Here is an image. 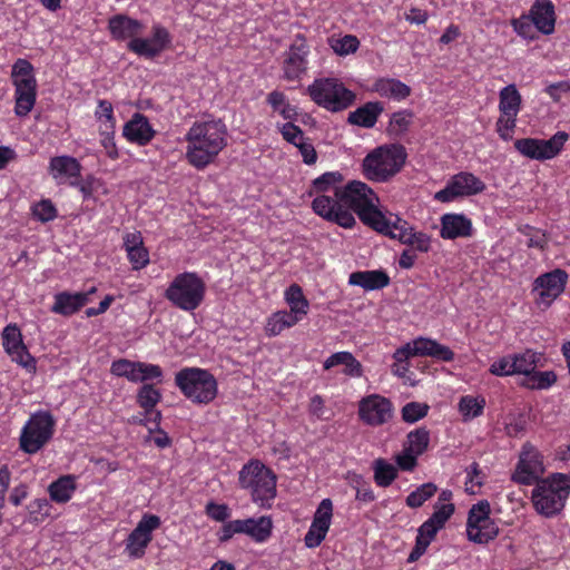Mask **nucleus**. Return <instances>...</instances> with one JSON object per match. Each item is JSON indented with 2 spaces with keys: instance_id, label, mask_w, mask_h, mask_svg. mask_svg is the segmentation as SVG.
<instances>
[{
  "instance_id": "nucleus-1",
  "label": "nucleus",
  "mask_w": 570,
  "mask_h": 570,
  "mask_svg": "<svg viewBox=\"0 0 570 570\" xmlns=\"http://www.w3.org/2000/svg\"><path fill=\"white\" fill-rule=\"evenodd\" d=\"M185 140L187 161L196 169H205L227 146L228 130L220 119H203L190 126Z\"/></svg>"
},
{
  "instance_id": "nucleus-2",
  "label": "nucleus",
  "mask_w": 570,
  "mask_h": 570,
  "mask_svg": "<svg viewBox=\"0 0 570 570\" xmlns=\"http://www.w3.org/2000/svg\"><path fill=\"white\" fill-rule=\"evenodd\" d=\"M343 176L338 171H327L315 178L309 195L313 196L312 208L316 215L343 228H352L354 214L338 202L343 186Z\"/></svg>"
},
{
  "instance_id": "nucleus-3",
  "label": "nucleus",
  "mask_w": 570,
  "mask_h": 570,
  "mask_svg": "<svg viewBox=\"0 0 570 570\" xmlns=\"http://www.w3.org/2000/svg\"><path fill=\"white\" fill-rule=\"evenodd\" d=\"M570 494V476L554 473L537 482L531 493L535 512L544 518L561 514Z\"/></svg>"
},
{
  "instance_id": "nucleus-4",
  "label": "nucleus",
  "mask_w": 570,
  "mask_h": 570,
  "mask_svg": "<svg viewBox=\"0 0 570 570\" xmlns=\"http://www.w3.org/2000/svg\"><path fill=\"white\" fill-rule=\"evenodd\" d=\"M239 487L249 492L254 503L269 509L276 498V475L264 463L250 460L238 473Z\"/></svg>"
},
{
  "instance_id": "nucleus-5",
  "label": "nucleus",
  "mask_w": 570,
  "mask_h": 570,
  "mask_svg": "<svg viewBox=\"0 0 570 570\" xmlns=\"http://www.w3.org/2000/svg\"><path fill=\"white\" fill-rule=\"evenodd\" d=\"M206 291V282L199 274L183 272L168 284L164 296L174 307L191 313L204 303Z\"/></svg>"
},
{
  "instance_id": "nucleus-6",
  "label": "nucleus",
  "mask_w": 570,
  "mask_h": 570,
  "mask_svg": "<svg viewBox=\"0 0 570 570\" xmlns=\"http://www.w3.org/2000/svg\"><path fill=\"white\" fill-rule=\"evenodd\" d=\"M405 159L406 153L403 146H380L363 159V175L371 181L385 183L401 170Z\"/></svg>"
},
{
  "instance_id": "nucleus-7",
  "label": "nucleus",
  "mask_w": 570,
  "mask_h": 570,
  "mask_svg": "<svg viewBox=\"0 0 570 570\" xmlns=\"http://www.w3.org/2000/svg\"><path fill=\"white\" fill-rule=\"evenodd\" d=\"M338 202L350 210L357 214L363 224L371 227L383 213L380 208V198L365 183L352 180L343 186Z\"/></svg>"
},
{
  "instance_id": "nucleus-8",
  "label": "nucleus",
  "mask_w": 570,
  "mask_h": 570,
  "mask_svg": "<svg viewBox=\"0 0 570 570\" xmlns=\"http://www.w3.org/2000/svg\"><path fill=\"white\" fill-rule=\"evenodd\" d=\"M175 383L183 394L194 403L208 404L218 393L215 376L207 370L186 367L176 373Z\"/></svg>"
},
{
  "instance_id": "nucleus-9",
  "label": "nucleus",
  "mask_w": 570,
  "mask_h": 570,
  "mask_svg": "<svg viewBox=\"0 0 570 570\" xmlns=\"http://www.w3.org/2000/svg\"><path fill=\"white\" fill-rule=\"evenodd\" d=\"M307 92L316 105L331 112L347 109L356 98L355 94L336 78L315 79L307 87Z\"/></svg>"
},
{
  "instance_id": "nucleus-10",
  "label": "nucleus",
  "mask_w": 570,
  "mask_h": 570,
  "mask_svg": "<svg viewBox=\"0 0 570 570\" xmlns=\"http://www.w3.org/2000/svg\"><path fill=\"white\" fill-rule=\"evenodd\" d=\"M55 425L53 416L47 411L31 414L20 433V449L28 454L40 451L51 440Z\"/></svg>"
},
{
  "instance_id": "nucleus-11",
  "label": "nucleus",
  "mask_w": 570,
  "mask_h": 570,
  "mask_svg": "<svg viewBox=\"0 0 570 570\" xmlns=\"http://www.w3.org/2000/svg\"><path fill=\"white\" fill-rule=\"evenodd\" d=\"M454 511V504L433 505V513L417 529L415 546L409 556V562H415L425 553L436 533L445 527Z\"/></svg>"
},
{
  "instance_id": "nucleus-12",
  "label": "nucleus",
  "mask_w": 570,
  "mask_h": 570,
  "mask_svg": "<svg viewBox=\"0 0 570 570\" xmlns=\"http://www.w3.org/2000/svg\"><path fill=\"white\" fill-rule=\"evenodd\" d=\"M491 507L487 500L473 504L468 513L466 535L475 543H487L499 533L497 522L490 517Z\"/></svg>"
},
{
  "instance_id": "nucleus-13",
  "label": "nucleus",
  "mask_w": 570,
  "mask_h": 570,
  "mask_svg": "<svg viewBox=\"0 0 570 570\" xmlns=\"http://www.w3.org/2000/svg\"><path fill=\"white\" fill-rule=\"evenodd\" d=\"M569 135L557 131L550 139L521 138L514 141V148L524 157L535 160L552 159L560 154Z\"/></svg>"
},
{
  "instance_id": "nucleus-14",
  "label": "nucleus",
  "mask_w": 570,
  "mask_h": 570,
  "mask_svg": "<svg viewBox=\"0 0 570 570\" xmlns=\"http://www.w3.org/2000/svg\"><path fill=\"white\" fill-rule=\"evenodd\" d=\"M485 187V184L474 174L461 171L451 176L445 187L434 194L433 199L440 203H450L456 198L481 194Z\"/></svg>"
},
{
  "instance_id": "nucleus-15",
  "label": "nucleus",
  "mask_w": 570,
  "mask_h": 570,
  "mask_svg": "<svg viewBox=\"0 0 570 570\" xmlns=\"http://www.w3.org/2000/svg\"><path fill=\"white\" fill-rule=\"evenodd\" d=\"M393 413L392 402L380 394H370L358 401V419L365 425L382 426L391 421Z\"/></svg>"
},
{
  "instance_id": "nucleus-16",
  "label": "nucleus",
  "mask_w": 570,
  "mask_h": 570,
  "mask_svg": "<svg viewBox=\"0 0 570 570\" xmlns=\"http://www.w3.org/2000/svg\"><path fill=\"white\" fill-rule=\"evenodd\" d=\"M544 470L540 452L531 444H524L512 474V481L522 485L537 484L542 479Z\"/></svg>"
},
{
  "instance_id": "nucleus-17",
  "label": "nucleus",
  "mask_w": 570,
  "mask_h": 570,
  "mask_svg": "<svg viewBox=\"0 0 570 570\" xmlns=\"http://www.w3.org/2000/svg\"><path fill=\"white\" fill-rule=\"evenodd\" d=\"M160 525L161 520L158 515L144 514L126 540L125 550L128 556L135 559L141 558L153 540V532Z\"/></svg>"
},
{
  "instance_id": "nucleus-18",
  "label": "nucleus",
  "mask_w": 570,
  "mask_h": 570,
  "mask_svg": "<svg viewBox=\"0 0 570 570\" xmlns=\"http://www.w3.org/2000/svg\"><path fill=\"white\" fill-rule=\"evenodd\" d=\"M568 274L560 269H553L540 275L533 283L532 292L535 294V303L541 307H549L551 303L564 291Z\"/></svg>"
},
{
  "instance_id": "nucleus-19",
  "label": "nucleus",
  "mask_w": 570,
  "mask_h": 570,
  "mask_svg": "<svg viewBox=\"0 0 570 570\" xmlns=\"http://www.w3.org/2000/svg\"><path fill=\"white\" fill-rule=\"evenodd\" d=\"M399 360L413 356H430L439 361L451 362L454 353L445 345L435 340L420 336L396 350Z\"/></svg>"
},
{
  "instance_id": "nucleus-20",
  "label": "nucleus",
  "mask_w": 570,
  "mask_h": 570,
  "mask_svg": "<svg viewBox=\"0 0 570 570\" xmlns=\"http://www.w3.org/2000/svg\"><path fill=\"white\" fill-rule=\"evenodd\" d=\"M333 511L334 507L331 499L326 498L320 502L304 537L306 548L315 549L325 540L332 524Z\"/></svg>"
},
{
  "instance_id": "nucleus-21",
  "label": "nucleus",
  "mask_w": 570,
  "mask_h": 570,
  "mask_svg": "<svg viewBox=\"0 0 570 570\" xmlns=\"http://www.w3.org/2000/svg\"><path fill=\"white\" fill-rule=\"evenodd\" d=\"M1 337L3 350L13 362L30 372L36 370V360L28 352L22 340L21 331L17 324H8L2 331Z\"/></svg>"
},
{
  "instance_id": "nucleus-22",
  "label": "nucleus",
  "mask_w": 570,
  "mask_h": 570,
  "mask_svg": "<svg viewBox=\"0 0 570 570\" xmlns=\"http://www.w3.org/2000/svg\"><path fill=\"white\" fill-rule=\"evenodd\" d=\"M171 38L168 30L159 24L153 27L150 37L134 38L128 42V49L147 59L155 58L161 53L170 43Z\"/></svg>"
},
{
  "instance_id": "nucleus-23",
  "label": "nucleus",
  "mask_w": 570,
  "mask_h": 570,
  "mask_svg": "<svg viewBox=\"0 0 570 570\" xmlns=\"http://www.w3.org/2000/svg\"><path fill=\"white\" fill-rule=\"evenodd\" d=\"M309 47L303 36H296L283 62V73L286 80H297L307 69Z\"/></svg>"
},
{
  "instance_id": "nucleus-24",
  "label": "nucleus",
  "mask_w": 570,
  "mask_h": 570,
  "mask_svg": "<svg viewBox=\"0 0 570 570\" xmlns=\"http://www.w3.org/2000/svg\"><path fill=\"white\" fill-rule=\"evenodd\" d=\"M371 228L390 237L391 239H396L404 245L414 230L413 226L409 222L390 212H383L381 217L374 222Z\"/></svg>"
},
{
  "instance_id": "nucleus-25",
  "label": "nucleus",
  "mask_w": 570,
  "mask_h": 570,
  "mask_svg": "<svg viewBox=\"0 0 570 570\" xmlns=\"http://www.w3.org/2000/svg\"><path fill=\"white\" fill-rule=\"evenodd\" d=\"M440 236L443 239L454 240L458 238H470L474 235V227L471 218L462 213H446L440 218Z\"/></svg>"
},
{
  "instance_id": "nucleus-26",
  "label": "nucleus",
  "mask_w": 570,
  "mask_h": 570,
  "mask_svg": "<svg viewBox=\"0 0 570 570\" xmlns=\"http://www.w3.org/2000/svg\"><path fill=\"white\" fill-rule=\"evenodd\" d=\"M49 173L57 184L78 185L80 163L71 156H56L49 161Z\"/></svg>"
},
{
  "instance_id": "nucleus-27",
  "label": "nucleus",
  "mask_w": 570,
  "mask_h": 570,
  "mask_svg": "<svg viewBox=\"0 0 570 570\" xmlns=\"http://www.w3.org/2000/svg\"><path fill=\"white\" fill-rule=\"evenodd\" d=\"M122 136L131 144L146 146L156 136V130L146 116L140 112H135L125 124Z\"/></svg>"
},
{
  "instance_id": "nucleus-28",
  "label": "nucleus",
  "mask_w": 570,
  "mask_h": 570,
  "mask_svg": "<svg viewBox=\"0 0 570 570\" xmlns=\"http://www.w3.org/2000/svg\"><path fill=\"white\" fill-rule=\"evenodd\" d=\"M122 246L134 271H140L149 264V252L144 245L140 232L126 233L122 237Z\"/></svg>"
},
{
  "instance_id": "nucleus-29",
  "label": "nucleus",
  "mask_w": 570,
  "mask_h": 570,
  "mask_svg": "<svg viewBox=\"0 0 570 570\" xmlns=\"http://www.w3.org/2000/svg\"><path fill=\"white\" fill-rule=\"evenodd\" d=\"M528 14L540 33L549 36L554 32L556 10L552 1L535 0Z\"/></svg>"
},
{
  "instance_id": "nucleus-30",
  "label": "nucleus",
  "mask_w": 570,
  "mask_h": 570,
  "mask_svg": "<svg viewBox=\"0 0 570 570\" xmlns=\"http://www.w3.org/2000/svg\"><path fill=\"white\" fill-rule=\"evenodd\" d=\"M109 31L116 40H132L142 32V23L125 14H117L109 19Z\"/></svg>"
},
{
  "instance_id": "nucleus-31",
  "label": "nucleus",
  "mask_w": 570,
  "mask_h": 570,
  "mask_svg": "<svg viewBox=\"0 0 570 570\" xmlns=\"http://www.w3.org/2000/svg\"><path fill=\"white\" fill-rule=\"evenodd\" d=\"M390 278L383 271H360L350 275L348 284L360 286L365 291L381 289L387 286Z\"/></svg>"
},
{
  "instance_id": "nucleus-32",
  "label": "nucleus",
  "mask_w": 570,
  "mask_h": 570,
  "mask_svg": "<svg viewBox=\"0 0 570 570\" xmlns=\"http://www.w3.org/2000/svg\"><path fill=\"white\" fill-rule=\"evenodd\" d=\"M86 304V295H82L81 293L60 292L55 295L51 312L62 316H70L77 313Z\"/></svg>"
},
{
  "instance_id": "nucleus-33",
  "label": "nucleus",
  "mask_w": 570,
  "mask_h": 570,
  "mask_svg": "<svg viewBox=\"0 0 570 570\" xmlns=\"http://www.w3.org/2000/svg\"><path fill=\"white\" fill-rule=\"evenodd\" d=\"M384 107L380 101H370L350 112L348 122L363 128H372L375 126L379 116L383 112Z\"/></svg>"
},
{
  "instance_id": "nucleus-34",
  "label": "nucleus",
  "mask_w": 570,
  "mask_h": 570,
  "mask_svg": "<svg viewBox=\"0 0 570 570\" xmlns=\"http://www.w3.org/2000/svg\"><path fill=\"white\" fill-rule=\"evenodd\" d=\"M373 90L383 98L396 101L404 100L411 94V88L401 80L393 78H381L373 85Z\"/></svg>"
},
{
  "instance_id": "nucleus-35",
  "label": "nucleus",
  "mask_w": 570,
  "mask_h": 570,
  "mask_svg": "<svg viewBox=\"0 0 570 570\" xmlns=\"http://www.w3.org/2000/svg\"><path fill=\"white\" fill-rule=\"evenodd\" d=\"M242 533L249 535L256 542H265L272 535L273 522L269 517L240 520Z\"/></svg>"
},
{
  "instance_id": "nucleus-36",
  "label": "nucleus",
  "mask_w": 570,
  "mask_h": 570,
  "mask_svg": "<svg viewBox=\"0 0 570 570\" xmlns=\"http://www.w3.org/2000/svg\"><path fill=\"white\" fill-rule=\"evenodd\" d=\"M14 87V114L26 117L35 107L37 100V83L18 85Z\"/></svg>"
},
{
  "instance_id": "nucleus-37",
  "label": "nucleus",
  "mask_w": 570,
  "mask_h": 570,
  "mask_svg": "<svg viewBox=\"0 0 570 570\" xmlns=\"http://www.w3.org/2000/svg\"><path fill=\"white\" fill-rule=\"evenodd\" d=\"M338 365L344 367L343 373L347 376L361 377L363 374L362 364L350 352H336L328 356L323 364L325 370H330Z\"/></svg>"
},
{
  "instance_id": "nucleus-38",
  "label": "nucleus",
  "mask_w": 570,
  "mask_h": 570,
  "mask_svg": "<svg viewBox=\"0 0 570 570\" xmlns=\"http://www.w3.org/2000/svg\"><path fill=\"white\" fill-rule=\"evenodd\" d=\"M161 394L159 390L154 387L151 384H144L137 393V403L142 407L149 420H153L156 424L159 423L161 414L159 411H155V406L159 403Z\"/></svg>"
},
{
  "instance_id": "nucleus-39",
  "label": "nucleus",
  "mask_w": 570,
  "mask_h": 570,
  "mask_svg": "<svg viewBox=\"0 0 570 570\" xmlns=\"http://www.w3.org/2000/svg\"><path fill=\"white\" fill-rule=\"evenodd\" d=\"M284 299L286 304L289 306V312L292 315L296 316L298 320L303 321L309 311V302L305 297L303 289L297 284L289 285L284 292Z\"/></svg>"
},
{
  "instance_id": "nucleus-40",
  "label": "nucleus",
  "mask_w": 570,
  "mask_h": 570,
  "mask_svg": "<svg viewBox=\"0 0 570 570\" xmlns=\"http://www.w3.org/2000/svg\"><path fill=\"white\" fill-rule=\"evenodd\" d=\"M301 320L292 315L286 309H281L272 313L265 324V333L268 337H275L279 335L284 330L291 328L298 324Z\"/></svg>"
},
{
  "instance_id": "nucleus-41",
  "label": "nucleus",
  "mask_w": 570,
  "mask_h": 570,
  "mask_svg": "<svg viewBox=\"0 0 570 570\" xmlns=\"http://www.w3.org/2000/svg\"><path fill=\"white\" fill-rule=\"evenodd\" d=\"M76 481L77 478L71 474L62 475L53 481L48 488L50 499L57 503L68 502L77 489Z\"/></svg>"
},
{
  "instance_id": "nucleus-42",
  "label": "nucleus",
  "mask_w": 570,
  "mask_h": 570,
  "mask_svg": "<svg viewBox=\"0 0 570 570\" xmlns=\"http://www.w3.org/2000/svg\"><path fill=\"white\" fill-rule=\"evenodd\" d=\"M522 98L515 85L511 83L503 87L499 92L500 114L514 115L521 110Z\"/></svg>"
},
{
  "instance_id": "nucleus-43",
  "label": "nucleus",
  "mask_w": 570,
  "mask_h": 570,
  "mask_svg": "<svg viewBox=\"0 0 570 570\" xmlns=\"http://www.w3.org/2000/svg\"><path fill=\"white\" fill-rule=\"evenodd\" d=\"M95 118L98 122L99 134L115 132L116 118L114 107L110 101L101 99L98 101L95 110Z\"/></svg>"
},
{
  "instance_id": "nucleus-44",
  "label": "nucleus",
  "mask_w": 570,
  "mask_h": 570,
  "mask_svg": "<svg viewBox=\"0 0 570 570\" xmlns=\"http://www.w3.org/2000/svg\"><path fill=\"white\" fill-rule=\"evenodd\" d=\"M10 78L13 86L37 83L33 66L23 58H19L11 67Z\"/></svg>"
},
{
  "instance_id": "nucleus-45",
  "label": "nucleus",
  "mask_w": 570,
  "mask_h": 570,
  "mask_svg": "<svg viewBox=\"0 0 570 570\" xmlns=\"http://www.w3.org/2000/svg\"><path fill=\"white\" fill-rule=\"evenodd\" d=\"M483 396L464 395L459 401V412L464 421H471L483 414L485 407Z\"/></svg>"
},
{
  "instance_id": "nucleus-46",
  "label": "nucleus",
  "mask_w": 570,
  "mask_h": 570,
  "mask_svg": "<svg viewBox=\"0 0 570 570\" xmlns=\"http://www.w3.org/2000/svg\"><path fill=\"white\" fill-rule=\"evenodd\" d=\"M374 481L381 488L390 487L397 478V468L384 459L373 462Z\"/></svg>"
},
{
  "instance_id": "nucleus-47",
  "label": "nucleus",
  "mask_w": 570,
  "mask_h": 570,
  "mask_svg": "<svg viewBox=\"0 0 570 570\" xmlns=\"http://www.w3.org/2000/svg\"><path fill=\"white\" fill-rule=\"evenodd\" d=\"M436 492V484L433 482L423 483L409 493L405 499V504L411 509L421 508L426 501L433 498Z\"/></svg>"
},
{
  "instance_id": "nucleus-48",
  "label": "nucleus",
  "mask_w": 570,
  "mask_h": 570,
  "mask_svg": "<svg viewBox=\"0 0 570 570\" xmlns=\"http://www.w3.org/2000/svg\"><path fill=\"white\" fill-rule=\"evenodd\" d=\"M430 443V433L424 428H419L411 431L406 435V441L403 446L407 449L410 452L422 455L429 448Z\"/></svg>"
},
{
  "instance_id": "nucleus-49",
  "label": "nucleus",
  "mask_w": 570,
  "mask_h": 570,
  "mask_svg": "<svg viewBox=\"0 0 570 570\" xmlns=\"http://www.w3.org/2000/svg\"><path fill=\"white\" fill-rule=\"evenodd\" d=\"M538 363V354L527 350L522 353L512 354V371L513 374L528 375L535 370Z\"/></svg>"
},
{
  "instance_id": "nucleus-50",
  "label": "nucleus",
  "mask_w": 570,
  "mask_h": 570,
  "mask_svg": "<svg viewBox=\"0 0 570 570\" xmlns=\"http://www.w3.org/2000/svg\"><path fill=\"white\" fill-rule=\"evenodd\" d=\"M138 362L119 358L111 363L110 373L115 376L126 377L129 382L138 383Z\"/></svg>"
},
{
  "instance_id": "nucleus-51",
  "label": "nucleus",
  "mask_w": 570,
  "mask_h": 570,
  "mask_svg": "<svg viewBox=\"0 0 570 570\" xmlns=\"http://www.w3.org/2000/svg\"><path fill=\"white\" fill-rule=\"evenodd\" d=\"M557 381L553 371L537 372L532 371L524 380L523 385L529 389L546 390L552 386Z\"/></svg>"
},
{
  "instance_id": "nucleus-52",
  "label": "nucleus",
  "mask_w": 570,
  "mask_h": 570,
  "mask_svg": "<svg viewBox=\"0 0 570 570\" xmlns=\"http://www.w3.org/2000/svg\"><path fill=\"white\" fill-rule=\"evenodd\" d=\"M511 26L514 32L525 40L532 41L538 38L537 32L539 31L535 29L529 14H522L519 18L512 19Z\"/></svg>"
},
{
  "instance_id": "nucleus-53",
  "label": "nucleus",
  "mask_w": 570,
  "mask_h": 570,
  "mask_svg": "<svg viewBox=\"0 0 570 570\" xmlns=\"http://www.w3.org/2000/svg\"><path fill=\"white\" fill-rule=\"evenodd\" d=\"M330 46L336 55L347 56L354 53L358 49L360 41L355 36L346 35L341 38H332L330 40Z\"/></svg>"
},
{
  "instance_id": "nucleus-54",
  "label": "nucleus",
  "mask_w": 570,
  "mask_h": 570,
  "mask_svg": "<svg viewBox=\"0 0 570 570\" xmlns=\"http://www.w3.org/2000/svg\"><path fill=\"white\" fill-rule=\"evenodd\" d=\"M429 409L426 403L409 402L402 407V419L406 423H415L428 415Z\"/></svg>"
},
{
  "instance_id": "nucleus-55",
  "label": "nucleus",
  "mask_w": 570,
  "mask_h": 570,
  "mask_svg": "<svg viewBox=\"0 0 570 570\" xmlns=\"http://www.w3.org/2000/svg\"><path fill=\"white\" fill-rule=\"evenodd\" d=\"M413 119V114L410 110H401L394 112L390 120V131L394 135L404 134Z\"/></svg>"
},
{
  "instance_id": "nucleus-56",
  "label": "nucleus",
  "mask_w": 570,
  "mask_h": 570,
  "mask_svg": "<svg viewBox=\"0 0 570 570\" xmlns=\"http://www.w3.org/2000/svg\"><path fill=\"white\" fill-rule=\"evenodd\" d=\"M32 214L38 220L47 223L57 217V209L50 199H42L32 206Z\"/></svg>"
},
{
  "instance_id": "nucleus-57",
  "label": "nucleus",
  "mask_w": 570,
  "mask_h": 570,
  "mask_svg": "<svg viewBox=\"0 0 570 570\" xmlns=\"http://www.w3.org/2000/svg\"><path fill=\"white\" fill-rule=\"evenodd\" d=\"M483 484V475L481 470L479 469L478 463H472L466 469V479H465V491L470 494H475L481 485Z\"/></svg>"
},
{
  "instance_id": "nucleus-58",
  "label": "nucleus",
  "mask_w": 570,
  "mask_h": 570,
  "mask_svg": "<svg viewBox=\"0 0 570 570\" xmlns=\"http://www.w3.org/2000/svg\"><path fill=\"white\" fill-rule=\"evenodd\" d=\"M517 117L514 115L500 114L497 120V132L503 140L512 138L513 130L517 126Z\"/></svg>"
},
{
  "instance_id": "nucleus-59",
  "label": "nucleus",
  "mask_w": 570,
  "mask_h": 570,
  "mask_svg": "<svg viewBox=\"0 0 570 570\" xmlns=\"http://www.w3.org/2000/svg\"><path fill=\"white\" fill-rule=\"evenodd\" d=\"M139 382L154 381L161 382L163 370L159 365L151 363L138 362Z\"/></svg>"
},
{
  "instance_id": "nucleus-60",
  "label": "nucleus",
  "mask_w": 570,
  "mask_h": 570,
  "mask_svg": "<svg viewBox=\"0 0 570 570\" xmlns=\"http://www.w3.org/2000/svg\"><path fill=\"white\" fill-rule=\"evenodd\" d=\"M417 454L410 452L407 449L403 446L402 451L395 455V462L397 470L402 471H413L417 465Z\"/></svg>"
},
{
  "instance_id": "nucleus-61",
  "label": "nucleus",
  "mask_w": 570,
  "mask_h": 570,
  "mask_svg": "<svg viewBox=\"0 0 570 570\" xmlns=\"http://www.w3.org/2000/svg\"><path fill=\"white\" fill-rule=\"evenodd\" d=\"M279 130L283 135V138L286 141L293 144L294 146H297L298 144L306 139L304 137L303 130L291 121L283 124L279 127Z\"/></svg>"
},
{
  "instance_id": "nucleus-62",
  "label": "nucleus",
  "mask_w": 570,
  "mask_h": 570,
  "mask_svg": "<svg viewBox=\"0 0 570 570\" xmlns=\"http://www.w3.org/2000/svg\"><path fill=\"white\" fill-rule=\"evenodd\" d=\"M405 245H409L421 253H426L431 248V237L423 232H416L414 229Z\"/></svg>"
},
{
  "instance_id": "nucleus-63",
  "label": "nucleus",
  "mask_w": 570,
  "mask_h": 570,
  "mask_svg": "<svg viewBox=\"0 0 570 570\" xmlns=\"http://www.w3.org/2000/svg\"><path fill=\"white\" fill-rule=\"evenodd\" d=\"M512 355H507L503 357H500L499 360H495L489 371L491 374L495 376H510L513 374V366H512Z\"/></svg>"
},
{
  "instance_id": "nucleus-64",
  "label": "nucleus",
  "mask_w": 570,
  "mask_h": 570,
  "mask_svg": "<svg viewBox=\"0 0 570 570\" xmlns=\"http://www.w3.org/2000/svg\"><path fill=\"white\" fill-rule=\"evenodd\" d=\"M206 513L210 519L218 522L226 521L230 515L229 508L226 504H217L214 502H209L206 505Z\"/></svg>"
}]
</instances>
